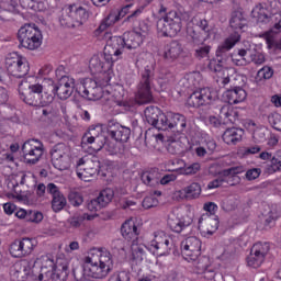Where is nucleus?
Returning a JSON list of instances; mask_svg holds the SVG:
<instances>
[{
    "mask_svg": "<svg viewBox=\"0 0 281 281\" xmlns=\"http://www.w3.org/2000/svg\"><path fill=\"white\" fill-rule=\"evenodd\" d=\"M238 41H240L238 33H234L227 37L224 43L217 47L215 57L210 59L207 65V69L213 71V74H221L223 71V76L218 77L217 82H221L224 87L232 82L229 70L225 69V65H227V60H229V49H232Z\"/></svg>",
    "mask_w": 281,
    "mask_h": 281,
    "instance_id": "nucleus-1",
    "label": "nucleus"
},
{
    "mask_svg": "<svg viewBox=\"0 0 281 281\" xmlns=\"http://www.w3.org/2000/svg\"><path fill=\"white\" fill-rule=\"evenodd\" d=\"M166 7H160L159 14H162L157 21V30L162 36H169L170 38L177 36L183 27L181 22V13L177 11L167 12Z\"/></svg>",
    "mask_w": 281,
    "mask_h": 281,
    "instance_id": "nucleus-2",
    "label": "nucleus"
},
{
    "mask_svg": "<svg viewBox=\"0 0 281 281\" xmlns=\"http://www.w3.org/2000/svg\"><path fill=\"white\" fill-rule=\"evenodd\" d=\"M103 80H95L93 78H86L81 81L79 87H77L76 91L81 95V98H86V100H104L106 85L111 78L109 74H103Z\"/></svg>",
    "mask_w": 281,
    "mask_h": 281,
    "instance_id": "nucleus-3",
    "label": "nucleus"
},
{
    "mask_svg": "<svg viewBox=\"0 0 281 281\" xmlns=\"http://www.w3.org/2000/svg\"><path fill=\"white\" fill-rule=\"evenodd\" d=\"M155 80V69L150 66H146L140 72V80L137 85V91L135 94V101L137 104H150L155 102L153 97V82Z\"/></svg>",
    "mask_w": 281,
    "mask_h": 281,
    "instance_id": "nucleus-4",
    "label": "nucleus"
},
{
    "mask_svg": "<svg viewBox=\"0 0 281 281\" xmlns=\"http://www.w3.org/2000/svg\"><path fill=\"white\" fill-rule=\"evenodd\" d=\"M89 19V11L77 4H66L61 9L59 23L63 27H80Z\"/></svg>",
    "mask_w": 281,
    "mask_h": 281,
    "instance_id": "nucleus-5",
    "label": "nucleus"
},
{
    "mask_svg": "<svg viewBox=\"0 0 281 281\" xmlns=\"http://www.w3.org/2000/svg\"><path fill=\"white\" fill-rule=\"evenodd\" d=\"M18 41L25 49H38L43 44V33L34 24H24L18 31Z\"/></svg>",
    "mask_w": 281,
    "mask_h": 281,
    "instance_id": "nucleus-6",
    "label": "nucleus"
},
{
    "mask_svg": "<svg viewBox=\"0 0 281 281\" xmlns=\"http://www.w3.org/2000/svg\"><path fill=\"white\" fill-rule=\"evenodd\" d=\"M193 26H188L187 33L194 45H203L207 38H212V29L207 24V20H192Z\"/></svg>",
    "mask_w": 281,
    "mask_h": 281,
    "instance_id": "nucleus-7",
    "label": "nucleus"
},
{
    "mask_svg": "<svg viewBox=\"0 0 281 281\" xmlns=\"http://www.w3.org/2000/svg\"><path fill=\"white\" fill-rule=\"evenodd\" d=\"M126 44L124 42V37L122 36H112L108 40L106 45L104 47L103 56L104 60L108 65H113L116 60L122 58V54H124V48Z\"/></svg>",
    "mask_w": 281,
    "mask_h": 281,
    "instance_id": "nucleus-8",
    "label": "nucleus"
},
{
    "mask_svg": "<svg viewBox=\"0 0 281 281\" xmlns=\"http://www.w3.org/2000/svg\"><path fill=\"white\" fill-rule=\"evenodd\" d=\"M76 173L81 181H91L100 175V160L80 158L77 162Z\"/></svg>",
    "mask_w": 281,
    "mask_h": 281,
    "instance_id": "nucleus-9",
    "label": "nucleus"
},
{
    "mask_svg": "<svg viewBox=\"0 0 281 281\" xmlns=\"http://www.w3.org/2000/svg\"><path fill=\"white\" fill-rule=\"evenodd\" d=\"M44 153L45 146L38 139H29L22 145V155L25 164H31V166L38 164Z\"/></svg>",
    "mask_w": 281,
    "mask_h": 281,
    "instance_id": "nucleus-10",
    "label": "nucleus"
},
{
    "mask_svg": "<svg viewBox=\"0 0 281 281\" xmlns=\"http://www.w3.org/2000/svg\"><path fill=\"white\" fill-rule=\"evenodd\" d=\"M214 102H218V97L216 92L210 88H202L194 91L187 100V104L193 109L212 105Z\"/></svg>",
    "mask_w": 281,
    "mask_h": 281,
    "instance_id": "nucleus-11",
    "label": "nucleus"
},
{
    "mask_svg": "<svg viewBox=\"0 0 281 281\" xmlns=\"http://www.w3.org/2000/svg\"><path fill=\"white\" fill-rule=\"evenodd\" d=\"M47 85L53 93L59 98V100H68L71 98V93H74L75 85L74 79H69V77L61 75V78L54 86V80L47 79Z\"/></svg>",
    "mask_w": 281,
    "mask_h": 281,
    "instance_id": "nucleus-12",
    "label": "nucleus"
},
{
    "mask_svg": "<svg viewBox=\"0 0 281 281\" xmlns=\"http://www.w3.org/2000/svg\"><path fill=\"white\" fill-rule=\"evenodd\" d=\"M36 245L34 244V239L30 237H24L22 239H15L11 243L9 247V251L12 258H25V256H30Z\"/></svg>",
    "mask_w": 281,
    "mask_h": 281,
    "instance_id": "nucleus-13",
    "label": "nucleus"
},
{
    "mask_svg": "<svg viewBox=\"0 0 281 281\" xmlns=\"http://www.w3.org/2000/svg\"><path fill=\"white\" fill-rule=\"evenodd\" d=\"M7 71L13 78H25L30 74V64L23 57H9L5 60Z\"/></svg>",
    "mask_w": 281,
    "mask_h": 281,
    "instance_id": "nucleus-14",
    "label": "nucleus"
},
{
    "mask_svg": "<svg viewBox=\"0 0 281 281\" xmlns=\"http://www.w3.org/2000/svg\"><path fill=\"white\" fill-rule=\"evenodd\" d=\"M19 93L21 100L29 104L30 106H43V104H49V102L54 101V97H48L47 100L43 99V94H38L29 90L27 88H23V86H19Z\"/></svg>",
    "mask_w": 281,
    "mask_h": 281,
    "instance_id": "nucleus-15",
    "label": "nucleus"
},
{
    "mask_svg": "<svg viewBox=\"0 0 281 281\" xmlns=\"http://www.w3.org/2000/svg\"><path fill=\"white\" fill-rule=\"evenodd\" d=\"M140 179L145 186H150L154 188L155 186H168L171 181H177V176L175 175H166L162 178L159 177V171L150 170L142 173Z\"/></svg>",
    "mask_w": 281,
    "mask_h": 281,
    "instance_id": "nucleus-16",
    "label": "nucleus"
},
{
    "mask_svg": "<svg viewBox=\"0 0 281 281\" xmlns=\"http://www.w3.org/2000/svg\"><path fill=\"white\" fill-rule=\"evenodd\" d=\"M181 254L186 260H194L201 256V240L196 237H188L181 243Z\"/></svg>",
    "mask_w": 281,
    "mask_h": 281,
    "instance_id": "nucleus-17",
    "label": "nucleus"
},
{
    "mask_svg": "<svg viewBox=\"0 0 281 281\" xmlns=\"http://www.w3.org/2000/svg\"><path fill=\"white\" fill-rule=\"evenodd\" d=\"M274 19L277 22L273 29L263 34L268 49H281V13L277 14Z\"/></svg>",
    "mask_w": 281,
    "mask_h": 281,
    "instance_id": "nucleus-18",
    "label": "nucleus"
},
{
    "mask_svg": "<svg viewBox=\"0 0 281 281\" xmlns=\"http://www.w3.org/2000/svg\"><path fill=\"white\" fill-rule=\"evenodd\" d=\"M108 134L112 139H115V142L126 144V142L131 139V127H126L115 121H110L108 123Z\"/></svg>",
    "mask_w": 281,
    "mask_h": 281,
    "instance_id": "nucleus-19",
    "label": "nucleus"
},
{
    "mask_svg": "<svg viewBox=\"0 0 281 281\" xmlns=\"http://www.w3.org/2000/svg\"><path fill=\"white\" fill-rule=\"evenodd\" d=\"M150 251L156 256H166L170 251V239L164 232L154 234V239L150 241Z\"/></svg>",
    "mask_w": 281,
    "mask_h": 281,
    "instance_id": "nucleus-20",
    "label": "nucleus"
},
{
    "mask_svg": "<svg viewBox=\"0 0 281 281\" xmlns=\"http://www.w3.org/2000/svg\"><path fill=\"white\" fill-rule=\"evenodd\" d=\"M115 193L113 189L106 188L102 190L97 199L90 200L87 204L89 212H99L102 207H106L111 201H113Z\"/></svg>",
    "mask_w": 281,
    "mask_h": 281,
    "instance_id": "nucleus-21",
    "label": "nucleus"
},
{
    "mask_svg": "<svg viewBox=\"0 0 281 281\" xmlns=\"http://www.w3.org/2000/svg\"><path fill=\"white\" fill-rule=\"evenodd\" d=\"M82 146H89L92 148L94 153H99L104 148V144H106V136L104 134H95V130H91L86 133L81 139Z\"/></svg>",
    "mask_w": 281,
    "mask_h": 281,
    "instance_id": "nucleus-22",
    "label": "nucleus"
},
{
    "mask_svg": "<svg viewBox=\"0 0 281 281\" xmlns=\"http://www.w3.org/2000/svg\"><path fill=\"white\" fill-rule=\"evenodd\" d=\"M47 193L52 195V210L55 213L63 212L67 206V198L60 192V189L54 183L47 184Z\"/></svg>",
    "mask_w": 281,
    "mask_h": 281,
    "instance_id": "nucleus-23",
    "label": "nucleus"
},
{
    "mask_svg": "<svg viewBox=\"0 0 281 281\" xmlns=\"http://www.w3.org/2000/svg\"><path fill=\"white\" fill-rule=\"evenodd\" d=\"M30 276H32V263L26 259L15 262L11 269L12 281H26Z\"/></svg>",
    "mask_w": 281,
    "mask_h": 281,
    "instance_id": "nucleus-24",
    "label": "nucleus"
},
{
    "mask_svg": "<svg viewBox=\"0 0 281 281\" xmlns=\"http://www.w3.org/2000/svg\"><path fill=\"white\" fill-rule=\"evenodd\" d=\"M199 229L203 234L212 236L218 229V218L214 215H202L199 220Z\"/></svg>",
    "mask_w": 281,
    "mask_h": 281,
    "instance_id": "nucleus-25",
    "label": "nucleus"
},
{
    "mask_svg": "<svg viewBox=\"0 0 281 281\" xmlns=\"http://www.w3.org/2000/svg\"><path fill=\"white\" fill-rule=\"evenodd\" d=\"M167 224L170 227L171 232H176V234H181L186 227H190L192 225L191 217H183L182 220L175 213H171L168 216Z\"/></svg>",
    "mask_w": 281,
    "mask_h": 281,
    "instance_id": "nucleus-26",
    "label": "nucleus"
},
{
    "mask_svg": "<svg viewBox=\"0 0 281 281\" xmlns=\"http://www.w3.org/2000/svg\"><path fill=\"white\" fill-rule=\"evenodd\" d=\"M186 126H188V121L183 114L169 113V131L181 135L186 131Z\"/></svg>",
    "mask_w": 281,
    "mask_h": 281,
    "instance_id": "nucleus-27",
    "label": "nucleus"
},
{
    "mask_svg": "<svg viewBox=\"0 0 281 281\" xmlns=\"http://www.w3.org/2000/svg\"><path fill=\"white\" fill-rule=\"evenodd\" d=\"M111 95L113 100L122 106V103L126 99V90H124V87L121 85H116L114 88L109 86V83L105 86V97L103 100H111V98L106 97Z\"/></svg>",
    "mask_w": 281,
    "mask_h": 281,
    "instance_id": "nucleus-28",
    "label": "nucleus"
},
{
    "mask_svg": "<svg viewBox=\"0 0 281 281\" xmlns=\"http://www.w3.org/2000/svg\"><path fill=\"white\" fill-rule=\"evenodd\" d=\"M86 221H93V215L87 213H74L66 221L68 229H80Z\"/></svg>",
    "mask_w": 281,
    "mask_h": 281,
    "instance_id": "nucleus-29",
    "label": "nucleus"
},
{
    "mask_svg": "<svg viewBox=\"0 0 281 281\" xmlns=\"http://www.w3.org/2000/svg\"><path fill=\"white\" fill-rule=\"evenodd\" d=\"M182 52L183 47H181V44H179L177 41H173L165 46L164 58L168 63H175V60L181 56Z\"/></svg>",
    "mask_w": 281,
    "mask_h": 281,
    "instance_id": "nucleus-30",
    "label": "nucleus"
},
{
    "mask_svg": "<svg viewBox=\"0 0 281 281\" xmlns=\"http://www.w3.org/2000/svg\"><path fill=\"white\" fill-rule=\"evenodd\" d=\"M123 41L127 49H137L144 43V35L136 31L126 32L123 34Z\"/></svg>",
    "mask_w": 281,
    "mask_h": 281,
    "instance_id": "nucleus-31",
    "label": "nucleus"
},
{
    "mask_svg": "<svg viewBox=\"0 0 281 281\" xmlns=\"http://www.w3.org/2000/svg\"><path fill=\"white\" fill-rule=\"evenodd\" d=\"M121 234L125 240H136L139 236V231L133 218L125 221L121 226Z\"/></svg>",
    "mask_w": 281,
    "mask_h": 281,
    "instance_id": "nucleus-32",
    "label": "nucleus"
},
{
    "mask_svg": "<svg viewBox=\"0 0 281 281\" xmlns=\"http://www.w3.org/2000/svg\"><path fill=\"white\" fill-rule=\"evenodd\" d=\"M225 98L228 104H238L245 102L247 99V92L240 87H235L234 89H228L225 92Z\"/></svg>",
    "mask_w": 281,
    "mask_h": 281,
    "instance_id": "nucleus-33",
    "label": "nucleus"
},
{
    "mask_svg": "<svg viewBox=\"0 0 281 281\" xmlns=\"http://www.w3.org/2000/svg\"><path fill=\"white\" fill-rule=\"evenodd\" d=\"M34 78L29 77L24 80H22L20 82V87H23L24 89H29L31 91H33V93H37L38 95H43L44 93H47V91H49V89H47V80H44L43 83H32L31 80H33Z\"/></svg>",
    "mask_w": 281,
    "mask_h": 281,
    "instance_id": "nucleus-34",
    "label": "nucleus"
},
{
    "mask_svg": "<svg viewBox=\"0 0 281 281\" xmlns=\"http://www.w3.org/2000/svg\"><path fill=\"white\" fill-rule=\"evenodd\" d=\"M243 135H245V131L236 128V127H232V128H227L223 136L222 139L223 142H225V144H238V142H240V139H243Z\"/></svg>",
    "mask_w": 281,
    "mask_h": 281,
    "instance_id": "nucleus-35",
    "label": "nucleus"
},
{
    "mask_svg": "<svg viewBox=\"0 0 281 281\" xmlns=\"http://www.w3.org/2000/svg\"><path fill=\"white\" fill-rule=\"evenodd\" d=\"M67 278H69V265L58 263L57 266H55L50 280L67 281Z\"/></svg>",
    "mask_w": 281,
    "mask_h": 281,
    "instance_id": "nucleus-36",
    "label": "nucleus"
},
{
    "mask_svg": "<svg viewBox=\"0 0 281 281\" xmlns=\"http://www.w3.org/2000/svg\"><path fill=\"white\" fill-rule=\"evenodd\" d=\"M252 19H255L257 23L265 24L271 23V21L273 20V18L269 15V13H267V9L262 7H256L252 10Z\"/></svg>",
    "mask_w": 281,
    "mask_h": 281,
    "instance_id": "nucleus-37",
    "label": "nucleus"
},
{
    "mask_svg": "<svg viewBox=\"0 0 281 281\" xmlns=\"http://www.w3.org/2000/svg\"><path fill=\"white\" fill-rule=\"evenodd\" d=\"M145 119L151 126L157 122V119L164 113L155 105H149L145 109Z\"/></svg>",
    "mask_w": 281,
    "mask_h": 281,
    "instance_id": "nucleus-38",
    "label": "nucleus"
},
{
    "mask_svg": "<svg viewBox=\"0 0 281 281\" xmlns=\"http://www.w3.org/2000/svg\"><path fill=\"white\" fill-rule=\"evenodd\" d=\"M89 69L93 76L97 74H101L102 78H104V63L100 59V57L94 56L89 61Z\"/></svg>",
    "mask_w": 281,
    "mask_h": 281,
    "instance_id": "nucleus-39",
    "label": "nucleus"
},
{
    "mask_svg": "<svg viewBox=\"0 0 281 281\" xmlns=\"http://www.w3.org/2000/svg\"><path fill=\"white\" fill-rule=\"evenodd\" d=\"M120 21V15L117 13V10H112L108 16L101 22L99 26L100 32H104L106 27H111V25H114V23H117Z\"/></svg>",
    "mask_w": 281,
    "mask_h": 281,
    "instance_id": "nucleus-40",
    "label": "nucleus"
},
{
    "mask_svg": "<svg viewBox=\"0 0 281 281\" xmlns=\"http://www.w3.org/2000/svg\"><path fill=\"white\" fill-rule=\"evenodd\" d=\"M229 23L233 30H243L247 21L240 11H235L232 14Z\"/></svg>",
    "mask_w": 281,
    "mask_h": 281,
    "instance_id": "nucleus-41",
    "label": "nucleus"
},
{
    "mask_svg": "<svg viewBox=\"0 0 281 281\" xmlns=\"http://www.w3.org/2000/svg\"><path fill=\"white\" fill-rule=\"evenodd\" d=\"M186 199H199L201 196V184L193 182L190 186L182 189Z\"/></svg>",
    "mask_w": 281,
    "mask_h": 281,
    "instance_id": "nucleus-42",
    "label": "nucleus"
},
{
    "mask_svg": "<svg viewBox=\"0 0 281 281\" xmlns=\"http://www.w3.org/2000/svg\"><path fill=\"white\" fill-rule=\"evenodd\" d=\"M151 126L158 131H170V113L166 115L162 112Z\"/></svg>",
    "mask_w": 281,
    "mask_h": 281,
    "instance_id": "nucleus-43",
    "label": "nucleus"
},
{
    "mask_svg": "<svg viewBox=\"0 0 281 281\" xmlns=\"http://www.w3.org/2000/svg\"><path fill=\"white\" fill-rule=\"evenodd\" d=\"M50 157H69V146L65 143L56 144L50 151Z\"/></svg>",
    "mask_w": 281,
    "mask_h": 281,
    "instance_id": "nucleus-44",
    "label": "nucleus"
},
{
    "mask_svg": "<svg viewBox=\"0 0 281 281\" xmlns=\"http://www.w3.org/2000/svg\"><path fill=\"white\" fill-rule=\"evenodd\" d=\"M266 258L262 257V255H258V252L250 250V255L247 258L248 267H252V269H258V267L262 266V262H265Z\"/></svg>",
    "mask_w": 281,
    "mask_h": 281,
    "instance_id": "nucleus-45",
    "label": "nucleus"
},
{
    "mask_svg": "<svg viewBox=\"0 0 281 281\" xmlns=\"http://www.w3.org/2000/svg\"><path fill=\"white\" fill-rule=\"evenodd\" d=\"M14 14H19V13H16V11H14L13 8L10 9L5 7V4L0 7V21H2V23H8L12 21L14 19Z\"/></svg>",
    "mask_w": 281,
    "mask_h": 281,
    "instance_id": "nucleus-46",
    "label": "nucleus"
},
{
    "mask_svg": "<svg viewBox=\"0 0 281 281\" xmlns=\"http://www.w3.org/2000/svg\"><path fill=\"white\" fill-rule=\"evenodd\" d=\"M250 250L255 251L263 258H267L269 251L271 250V246L269 245V243L258 241L251 247Z\"/></svg>",
    "mask_w": 281,
    "mask_h": 281,
    "instance_id": "nucleus-47",
    "label": "nucleus"
},
{
    "mask_svg": "<svg viewBox=\"0 0 281 281\" xmlns=\"http://www.w3.org/2000/svg\"><path fill=\"white\" fill-rule=\"evenodd\" d=\"M249 52H247L246 49H239L238 50V55H235L232 60L234 63V65H236L237 67H245V65H248L249 59L245 56H248Z\"/></svg>",
    "mask_w": 281,
    "mask_h": 281,
    "instance_id": "nucleus-48",
    "label": "nucleus"
},
{
    "mask_svg": "<svg viewBox=\"0 0 281 281\" xmlns=\"http://www.w3.org/2000/svg\"><path fill=\"white\" fill-rule=\"evenodd\" d=\"M52 164L57 170H68L69 168V156H61L52 158Z\"/></svg>",
    "mask_w": 281,
    "mask_h": 281,
    "instance_id": "nucleus-49",
    "label": "nucleus"
},
{
    "mask_svg": "<svg viewBox=\"0 0 281 281\" xmlns=\"http://www.w3.org/2000/svg\"><path fill=\"white\" fill-rule=\"evenodd\" d=\"M182 150L183 147H181V143L177 140V138L170 137L167 145V151L169 155H181Z\"/></svg>",
    "mask_w": 281,
    "mask_h": 281,
    "instance_id": "nucleus-50",
    "label": "nucleus"
},
{
    "mask_svg": "<svg viewBox=\"0 0 281 281\" xmlns=\"http://www.w3.org/2000/svg\"><path fill=\"white\" fill-rule=\"evenodd\" d=\"M218 115L222 120H227V122H232V113H234V110H232V106L229 104H218Z\"/></svg>",
    "mask_w": 281,
    "mask_h": 281,
    "instance_id": "nucleus-51",
    "label": "nucleus"
},
{
    "mask_svg": "<svg viewBox=\"0 0 281 281\" xmlns=\"http://www.w3.org/2000/svg\"><path fill=\"white\" fill-rule=\"evenodd\" d=\"M132 256L134 260L142 262L144 260V256H146V246L136 245L132 247Z\"/></svg>",
    "mask_w": 281,
    "mask_h": 281,
    "instance_id": "nucleus-52",
    "label": "nucleus"
},
{
    "mask_svg": "<svg viewBox=\"0 0 281 281\" xmlns=\"http://www.w3.org/2000/svg\"><path fill=\"white\" fill-rule=\"evenodd\" d=\"M211 49H212V46H210V45H202V46L195 48L194 56L199 60H201V58H210Z\"/></svg>",
    "mask_w": 281,
    "mask_h": 281,
    "instance_id": "nucleus-53",
    "label": "nucleus"
},
{
    "mask_svg": "<svg viewBox=\"0 0 281 281\" xmlns=\"http://www.w3.org/2000/svg\"><path fill=\"white\" fill-rule=\"evenodd\" d=\"M120 146L122 145H117V143L113 142V140H109L108 138H105V144L103 146V148L110 154V155H119L120 153Z\"/></svg>",
    "mask_w": 281,
    "mask_h": 281,
    "instance_id": "nucleus-54",
    "label": "nucleus"
},
{
    "mask_svg": "<svg viewBox=\"0 0 281 281\" xmlns=\"http://www.w3.org/2000/svg\"><path fill=\"white\" fill-rule=\"evenodd\" d=\"M257 78L259 80H269L273 78V68L269 66L262 67L258 72H257Z\"/></svg>",
    "mask_w": 281,
    "mask_h": 281,
    "instance_id": "nucleus-55",
    "label": "nucleus"
},
{
    "mask_svg": "<svg viewBox=\"0 0 281 281\" xmlns=\"http://www.w3.org/2000/svg\"><path fill=\"white\" fill-rule=\"evenodd\" d=\"M237 206L236 198H227L222 202V209L224 212H234Z\"/></svg>",
    "mask_w": 281,
    "mask_h": 281,
    "instance_id": "nucleus-56",
    "label": "nucleus"
},
{
    "mask_svg": "<svg viewBox=\"0 0 281 281\" xmlns=\"http://www.w3.org/2000/svg\"><path fill=\"white\" fill-rule=\"evenodd\" d=\"M20 3L24 10H40L43 3L37 0H20Z\"/></svg>",
    "mask_w": 281,
    "mask_h": 281,
    "instance_id": "nucleus-57",
    "label": "nucleus"
},
{
    "mask_svg": "<svg viewBox=\"0 0 281 281\" xmlns=\"http://www.w3.org/2000/svg\"><path fill=\"white\" fill-rule=\"evenodd\" d=\"M199 170H201V164L193 162V164L182 168L181 172H182V175L190 176V175H196V172H199Z\"/></svg>",
    "mask_w": 281,
    "mask_h": 281,
    "instance_id": "nucleus-58",
    "label": "nucleus"
},
{
    "mask_svg": "<svg viewBox=\"0 0 281 281\" xmlns=\"http://www.w3.org/2000/svg\"><path fill=\"white\" fill-rule=\"evenodd\" d=\"M68 199H69V203H71L75 207L82 205V203L85 202V199L78 192H71L68 195Z\"/></svg>",
    "mask_w": 281,
    "mask_h": 281,
    "instance_id": "nucleus-59",
    "label": "nucleus"
},
{
    "mask_svg": "<svg viewBox=\"0 0 281 281\" xmlns=\"http://www.w3.org/2000/svg\"><path fill=\"white\" fill-rule=\"evenodd\" d=\"M157 205H159V200H157V198L153 195L146 196L143 200V207L145 210H150V207H157Z\"/></svg>",
    "mask_w": 281,
    "mask_h": 281,
    "instance_id": "nucleus-60",
    "label": "nucleus"
},
{
    "mask_svg": "<svg viewBox=\"0 0 281 281\" xmlns=\"http://www.w3.org/2000/svg\"><path fill=\"white\" fill-rule=\"evenodd\" d=\"M249 63H254L255 65H262L265 63V55L262 53H248Z\"/></svg>",
    "mask_w": 281,
    "mask_h": 281,
    "instance_id": "nucleus-61",
    "label": "nucleus"
},
{
    "mask_svg": "<svg viewBox=\"0 0 281 281\" xmlns=\"http://www.w3.org/2000/svg\"><path fill=\"white\" fill-rule=\"evenodd\" d=\"M109 281H131V274L126 271L115 272L110 277Z\"/></svg>",
    "mask_w": 281,
    "mask_h": 281,
    "instance_id": "nucleus-62",
    "label": "nucleus"
},
{
    "mask_svg": "<svg viewBox=\"0 0 281 281\" xmlns=\"http://www.w3.org/2000/svg\"><path fill=\"white\" fill-rule=\"evenodd\" d=\"M272 128H274V131H279L281 132V115L280 114H271L268 117Z\"/></svg>",
    "mask_w": 281,
    "mask_h": 281,
    "instance_id": "nucleus-63",
    "label": "nucleus"
},
{
    "mask_svg": "<svg viewBox=\"0 0 281 281\" xmlns=\"http://www.w3.org/2000/svg\"><path fill=\"white\" fill-rule=\"evenodd\" d=\"M278 170H281V151H278L271 159V171L278 172Z\"/></svg>",
    "mask_w": 281,
    "mask_h": 281,
    "instance_id": "nucleus-64",
    "label": "nucleus"
}]
</instances>
